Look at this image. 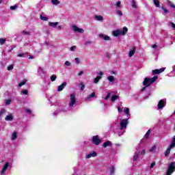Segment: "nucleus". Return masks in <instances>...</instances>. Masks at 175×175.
<instances>
[{
  "label": "nucleus",
  "instance_id": "51",
  "mask_svg": "<svg viewBox=\"0 0 175 175\" xmlns=\"http://www.w3.org/2000/svg\"><path fill=\"white\" fill-rule=\"evenodd\" d=\"M64 65H66V66H70L71 64L69 61H66L65 62Z\"/></svg>",
  "mask_w": 175,
  "mask_h": 175
},
{
  "label": "nucleus",
  "instance_id": "47",
  "mask_svg": "<svg viewBox=\"0 0 175 175\" xmlns=\"http://www.w3.org/2000/svg\"><path fill=\"white\" fill-rule=\"evenodd\" d=\"M121 6V1H118L116 4V8H120Z\"/></svg>",
  "mask_w": 175,
  "mask_h": 175
},
{
  "label": "nucleus",
  "instance_id": "40",
  "mask_svg": "<svg viewBox=\"0 0 175 175\" xmlns=\"http://www.w3.org/2000/svg\"><path fill=\"white\" fill-rule=\"evenodd\" d=\"M79 85H81V91H84V88H85V85L83 82H81L79 83Z\"/></svg>",
  "mask_w": 175,
  "mask_h": 175
},
{
  "label": "nucleus",
  "instance_id": "49",
  "mask_svg": "<svg viewBox=\"0 0 175 175\" xmlns=\"http://www.w3.org/2000/svg\"><path fill=\"white\" fill-rule=\"evenodd\" d=\"M110 92L107 93V96L104 98V99H105V100H107V99L110 98Z\"/></svg>",
  "mask_w": 175,
  "mask_h": 175
},
{
  "label": "nucleus",
  "instance_id": "32",
  "mask_svg": "<svg viewBox=\"0 0 175 175\" xmlns=\"http://www.w3.org/2000/svg\"><path fill=\"white\" fill-rule=\"evenodd\" d=\"M40 20H42V21H49V18L46 17V16H43L42 15H40Z\"/></svg>",
  "mask_w": 175,
  "mask_h": 175
},
{
  "label": "nucleus",
  "instance_id": "54",
  "mask_svg": "<svg viewBox=\"0 0 175 175\" xmlns=\"http://www.w3.org/2000/svg\"><path fill=\"white\" fill-rule=\"evenodd\" d=\"M26 113H29V114H32V111L29 109H25Z\"/></svg>",
  "mask_w": 175,
  "mask_h": 175
},
{
  "label": "nucleus",
  "instance_id": "50",
  "mask_svg": "<svg viewBox=\"0 0 175 175\" xmlns=\"http://www.w3.org/2000/svg\"><path fill=\"white\" fill-rule=\"evenodd\" d=\"M75 61L76 64H80V59L79 57H76L75 59Z\"/></svg>",
  "mask_w": 175,
  "mask_h": 175
},
{
  "label": "nucleus",
  "instance_id": "56",
  "mask_svg": "<svg viewBox=\"0 0 175 175\" xmlns=\"http://www.w3.org/2000/svg\"><path fill=\"white\" fill-rule=\"evenodd\" d=\"M165 68H160L159 70V73H162V72H164L165 71Z\"/></svg>",
  "mask_w": 175,
  "mask_h": 175
},
{
  "label": "nucleus",
  "instance_id": "39",
  "mask_svg": "<svg viewBox=\"0 0 175 175\" xmlns=\"http://www.w3.org/2000/svg\"><path fill=\"white\" fill-rule=\"evenodd\" d=\"M57 80V75H53L51 76V81H55Z\"/></svg>",
  "mask_w": 175,
  "mask_h": 175
},
{
  "label": "nucleus",
  "instance_id": "27",
  "mask_svg": "<svg viewBox=\"0 0 175 175\" xmlns=\"http://www.w3.org/2000/svg\"><path fill=\"white\" fill-rule=\"evenodd\" d=\"M125 133V130H120L118 132V136H122V135H124Z\"/></svg>",
  "mask_w": 175,
  "mask_h": 175
},
{
  "label": "nucleus",
  "instance_id": "28",
  "mask_svg": "<svg viewBox=\"0 0 175 175\" xmlns=\"http://www.w3.org/2000/svg\"><path fill=\"white\" fill-rule=\"evenodd\" d=\"M153 3L156 6V8H159V0H153Z\"/></svg>",
  "mask_w": 175,
  "mask_h": 175
},
{
  "label": "nucleus",
  "instance_id": "23",
  "mask_svg": "<svg viewBox=\"0 0 175 175\" xmlns=\"http://www.w3.org/2000/svg\"><path fill=\"white\" fill-rule=\"evenodd\" d=\"M91 98H95V92H92L91 94H90L87 98L86 100H90V99H91Z\"/></svg>",
  "mask_w": 175,
  "mask_h": 175
},
{
  "label": "nucleus",
  "instance_id": "44",
  "mask_svg": "<svg viewBox=\"0 0 175 175\" xmlns=\"http://www.w3.org/2000/svg\"><path fill=\"white\" fill-rule=\"evenodd\" d=\"M22 33H23V35H27V36L31 35V32H30V31H25V30H23V31H22Z\"/></svg>",
  "mask_w": 175,
  "mask_h": 175
},
{
  "label": "nucleus",
  "instance_id": "29",
  "mask_svg": "<svg viewBox=\"0 0 175 175\" xmlns=\"http://www.w3.org/2000/svg\"><path fill=\"white\" fill-rule=\"evenodd\" d=\"M18 8V5L16 4L14 5H11L10 7V10H16Z\"/></svg>",
  "mask_w": 175,
  "mask_h": 175
},
{
  "label": "nucleus",
  "instance_id": "41",
  "mask_svg": "<svg viewBox=\"0 0 175 175\" xmlns=\"http://www.w3.org/2000/svg\"><path fill=\"white\" fill-rule=\"evenodd\" d=\"M5 42H6V39L0 38V44L1 46H3V44H5Z\"/></svg>",
  "mask_w": 175,
  "mask_h": 175
},
{
  "label": "nucleus",
  "instance_id": "22",
  "mask_svg": "<svg viewBox=\"0 0 175 175\" xmlns=\"http://www.w3.org/2000/svg\"><path fill=\"white\" fill-rule=\"evenodd\" d=\"M137 159H139V153L137 152H135V154L133 156V161H134V162H135V161H137Z\"/></svg>",
  "mask_w": 175,
  "mask_h": 175
},
{
  "label": "nucleus",
  "instance_id": "10",
  "mask_svg": "<svg viewBox=\"0 0 175 175\" xmlns=\"http://www.w3.org/2000/svg\"><path fill=\"white\" fill-rule=\"evenodd\" d=\"M118 31H120V35H126V32H128V27H124L122 29H118Z\"/></svg>",
  "mask_w": 175,
  "mask_h": 175
},
{
  "label": "nucleus",
  "instance_id": "34",
  "mask_svg": "<svg viewBox=\"0 0 175 175\" xmlns=\"http://www.w3.org/2000/svg\"><path fill=\"white\" fill-rule=\"evenodd\" d=\"M157 150V146H153L150 148V152H155V150Z\"/></svg>",
  "mask_w": 175,
  "mask_h": 175
},
{
  "label": "nucleus",
  "instance_id": "21",
  "mask_svg": "<svg viewBox=\"0 0 175 175\" xmlns=\"http://www.w3.org/2000/svg\"><path fill=\"white\" fill-rule=\"evenodd\" d=\"M172 148L170 146L168 147V148L165 152V157H167L170 154V151L172 150Z\"/></svg>",
  "mask_w": 175,
  "mask_h": 175
},
{
  "label": "nucleus",
  "instance_id": "8",
  "mask_svg": "<svg viewBox=\"0 0 175 175\" xmlns=\"http://www.w3.org/2000/svg\"><path fill=\"white\" fill-rule=\"evenodd\" d=\"M10 166L9 163H5V165L3 166V169L1 172V174H5L6 170H8V167Z\"/></svg>",
  "mask_w": 175,
  "mask_h": 175
},
{
  "label": "nucleus",
  "instance_id": "42",
  "mask_svg": "<svg viewBox=\"0 0 175 175\" xmlns=\"http://www.w3.org/2000/svg\"><path fill=\"white\" fill-rule=\"evenodd\" d=\"M27 81L24 80L18 84V87H23V85H25Z\"/></svg>",
  "mask_w": 175,
  "mask_h": 175
},
{
  "label": "nucleus",
  "instance_id": "38",
  "mask_svg": "<svg viewBox=\"0 0 175 175\" xmlns=\"http://www.w3.org/2000/svg\"><path fill=\"white\" fill-rule=\"evenodd\" d=\"M51 2L53 3V5H59V3H60L59 1H58V0H52Z\"/></svg>",
  "mask_w": 175,
  "mask_h": 175
},
{
  "label": "nucleus",
  "instance_id": "45",
  "mask_svg": "<svg viewBox=\"0 0 175 175\" xmlns=\"http://www.w3.org/2000/svg\"><path fill=\"white\" fill-rule=\"evenodd\" d=\"M116 13L118 14V16H122V12H121V10H116Z\"/></svg>",
  "mask_w": 175,
  "mask_h": 175
},
{
  "label": "nucleus",
  "instance_id": "48",
  "mask_svg": "<svg viewBox=\"0 0 175 175\" xmlns=\"http://www.w3.org/2000/svg\"><path fill=\"white\" fill-rule=\"evenodd\" d=\"M5 113H6V110L5 109H1V111H0V117L1 116H3V114H5Z\"/></svg>",
  "mask_w": 175,
  "mask_h": 175
},
{
  "label": "nucleus",
  "instance_id": "35",
  "mask_svg": "<svg viewBox=\"0 0 175 175\" xmlns=\"http://www.w3.org/2000/svg\"><path fill=\"white\" fill-rule=\"evenodd\" d=\"M124 113H126V115L127 117H129L131 115L129 114V108H124Z\"/></svg>",
  "mask_w": 175,
  "mask_h": 175
},
{
  "label": "nucleus",
  "instance_id": "26",
  "mask_svg": "<svg viewBox=\"0 0 175 175\" xmlns=\"http://www.w3.org/2000/svg\"><path fill=\"white\" fill-rule=\"evenodd\" d=\"M118 98H120V96H118L117 95L112 96L111 102H116V100H117V99H118Z\"/></svg>",
  "mask_w": 175,
  "mask_h": 175
},
{
  "label": "nucleus",
  "instance_id": "2",
  "mask_svg": "<svg viewBox=\"0 0 175 175\" xmlns=\"http://www.w3.org/2000/svg\"><path fill=\"white\" fill-rule=\"evenodd\" d=\"M128 124H129L128 119H122L120 122V131H125Z\"/></svg>",
  "mask_w": 175,
  "mask_h": 175
},
{
  "label": "nucleus",
  "instance_id": "13",
  "mask_svg": "<svg viewBox=\"0 0 175 175\" xmlns=\"http://www.w3.org/2000/svg\"><path fill=\"white\" fill-rule=\"evenodd\" d=\"M135 53H136V47H133V49L129 52V57H133Z\"/></svg>",
  "mask_w": 175,
  "mask_h": 175
},
{
  "label": "nucleus",
  "instance_id": "58",
  "mask_svg": "<svg viewBox=\"0 0 175 175\" xmlns=\"http://www.w3.org/2000/svg\"><path fill=\"white\" fill-rule=\"evenodd\" d=\"M154 166H155V161L152 162L151 164H150V169H152V167H154Z\"/></svg>",
  "mask_w": 175,
  "mask_h": 175
},
{
  "label": "nucleus",
  "instance_id": "18",
  "mask_svg": "<svg viewBox=\"0 0 175 175\" xmlns=\"http://www.w3.org/2000/svg\"><path fill=\"white\" fill-rule=\"evenodd\" d=\"M100 79H102V76H97L94 81V84H98L99 83V80H100Z\"/></svg>",
  "mask_w": 175,
  "mask_h": 175
},
{
  "label": "nucleus",
  "instance_id": "3",
  "mask_svg": "<svg viewBox=\"0 0 175 175\" xmlns=\"http://www.w3.org/2000/svg\"><path fill=\"white\" fill-rule=\"evenodd\" d=\"M175 170V165L174 162L170 163L168 165V168L166 172V174L167 175H172V174L174 172Z\"/></svg>",
  "mask_w": 175,
  "mask_h": 175
},
{
  "label": "nucleus",
  "instance_id": "9",
  "mask_svg": "<svg viewBox=\"0 0 175 175\" xmlns=\"http://www.w3.org/2000/svg\"><path fill=\"white\" fill-rule=\"evenodd\" d=\"M98 155V153H96L95 151L89 153L88 155H86L85 158L86 159H90V158H94Z\"/></svg>",
  "mask_w": 175,
  "mask_h": 175
},
{
  "label": "nucleus",
  "instance_id": "61",
  "mask_svg": "<svg viewBox=\"0 0 175 175\" xmlns=\"http://www.w3.org/2000/svg\"><path fill=\"white\" fill-rule=\"evenodd\" d=\"M163 12L165 14H167V13H169V10H167V9H163Z\"/></svg>",
  "mask_w": 175,
  "mask_h": 175
},
{
  "label": "nucleus",
  "instance_id": "46",
  "mask_svg": "<svg viewBox=\"0 0 175 175\" xmlns=\"http://www.w3.org/2000/svg\"><path fill=\"white\" fill-rule=\"evenodd\" d=\"M85 46H88L89 44H92V41L91 40H88L86 41V42L85 43Z\"/></svg>",
  "mask_w": 175,
  "mask_h": 175
},
{
  "label": "nucleus",
  "instance_id": "33",
  "mask_svg": "<svg viewBox=\"0 0 175 175\" xmlns=\"http://www.w3.org/2000/svg\"><path fill=\"white\" fill-rule=\"evenodd\" d=\"M17 139V133L14 132L12 133V139L16 140Z\"/></svg>",
  "mask_w": 175,
  "mask_h": 175
},
{
  "label": "nucleus",
  "instance_id": "43",
  "mask_svg": "<svg viewBox=\"0 0 175 175\" xmlns=\"http://www.w3.org/2000/svg\"><path fill=\"white\" fill-rule=\"evenodd\" d=\"M152 75H159V70L158 69H156V70H153L152 71Z\"/></svg>",
  "mask_w": 175,
  "mask_h": 175
},
{
  "label": "nucleus",
  "instance_id": "14",
  "mask_svg": "<svg viewBox=\"0 0 175 175\" xmlns=\"http://www.w3.org/2000/svg\"><path fill=\"white\" fill-rule=\"evenodd\" d=\"M103 146L104 147V148H106L107 147H111V142L107 141L104 142Z\"/></svg>",
  "mask_w": 175,
  "mask_h": 175
},
{
  "label": "nucleus",
  "instance_id": "5",
  "mask_svg": "<svg viewBox=\"0 0 175 175\" xmlns=\"http://www.w3.org/2000/svg\"><path fill=\"white\" fill-rule=\"evenodd\" d=\"M70 103L69 107H75V105H76V95L75 94H70Z\"/></svg>",
  "mask_w": 175,
  "mask_h": 175
},
{
  "label": "nucleus",
  "instance_id": "64",
  "mask_svg": "<svg viewBox=\"0 0 175 175\" xmlns=\"http://www.w3.org/2000/svg\"><path fill=\"white\" fill-rule=\"evenodd\" d=\"M170 7L172 8L173 9H175V5L170 3Z\"/></svg>",
  "mask_w": 175,
  "mask_h": 175
},
{
  "label": "nucleus",
  "instance_id": "62",
  "mask_svg": "<svg viewBox=\"0 0 175 175\" xmlns=\"http://www.w3.org/2000/svg\"><path fill=\"white\" fill-rule=\"evenodd\" d=\"M18 57H25V53H21V54H18Z\"/></svg>",
  "mask_w": 175,
  "mask_h": 175
},
{
  "label": "nucleus",
  "instance_id": "57",
  "mask_svg": "<svg viewBox=\"0 0 175 175\" xmlns=\"http://www.w3.org/2000/svg\"><path fill=\"white\" fill-rule=\"evenodd\" d=\"M70 50L71 51H75V50H76V46H71L70 49Z\"/></svg>",
  "mask_w": 175,
  "mask_h": 175
},
{
  "label": "nucleus",
  "instance_id": "31",
  "mask_svg": "<svg viewBox=\"0 0 175 175\" xmlns=\"http://www.w3.org/2000/svg\"><path fill=\"white\" fill-rule=\"evenodd\" d=\"M151 133V131L148 130L144 135L145 139H148L150 137V134Z\"/></svg>",
  "mask_w": 175,
  "mask_h": 175
},
{
  "label": "nucleus",
  "instance_id": "25",
  "mask_svg": "<svg viewBox=\"0 0 175 175\" xmlns=\"http://www.w3.org/2000/svg\"><path fill=\"white\" fill-rule=\"evenodd\" d=\"M171 148H174L175 147V136L173 137L172 144L170 145Z\"/></svg>",
  "mask_w": 175,
  "mask_h": 175
},
{
  "label": "nucleus",
  "instance_id": "12",
  "mask_svg": "<svg viewBox=\"0 0 175 175\" xmlns=\"http://www.w3.org/2000/svg\"><path fill=\"white\" fill-rule=\"evenodd\" d=\"M99 38H100L101 39H103V40H110V37H109V36H106L103 33H100L98 35Z\"/></svg>",
  "mask_w": 175,
  "mask_h": 175
},
{
  "label": "nucleus",
  "instance_id": "53",
  "mask_svg": "<svg viewBox=\"0 0 175 175\" xmlns=\"http://www.w3.org/2000/svg\"><path fill=\"white\" fill-rule=\"evenodd\" d=\"M22 94L23 95H28V90H22Z\"/></svg>",
  "mask_w": 175,
  "mask_h": 175
},
{
  "label": "nucleus",
  "instance_id": "55",
  "mask_svg": "<svg viewBox=\"0 0 175 175\" xmlns=\"http://www.w3.org/2000/svg\"><path fill=\"white\" fill-rule=\"evenodd\" d=\"M8 70H13V65H10L8 67Z\"/></svg>",
  "mask_w": 175,
  "mask_h": 175
},
{
  "label": "nucleus",
  "instance_id": "24",
  "mask_svg": "<svg viewBox=\"0 0 175 175\" xmlns=\"http://www.w3.org/2000/svg\"><path fill=\"white\" fill-rule=\"evenodd\" d=\"M109 170H110V174H114L115 172H116V168L114 167V166H111L110 168H109Z\"/></svg>",
  "mask_w": 175,
  "mask_h": 175
},
{
  "label": "nucleus",
  "instance_id": "63",
  "mask_svg": "<svg viewBox=\"0 0 175 175\" xmlns=\"http://www.w3.org/2000/svg\"><path fill=\"white\" fill-rule=\"evenodd\" d=\"M170 24L172 25V28H175V24L173 22H170Z\"/></svg>",
  "mask_w": 175,
  "mask_h": 175
},
{
  "label": "nucleus",
  "instance_id": "20",
  "mask_svg": "<svg viewBox=\"0 0 175 175\" xmlns=\"http://www.w3.org/2000/svg\"><path fill=\"white\" fill-rule=\"evenodd\" d=\"M14 117L12 115H8L5 118V121H13Z\"/></svg>",
  "mask_w": 175,
  "mask_h": 175
},
{
  "label": "nucleus",
  "instance_id": "11",
  "mask_svg": "<svg viewBox=\"0 0 175 175\" xmlns=\"http://www.w3.org/2000/svg\"><path fill=\"white\" fill-rule=\"evenodd\" d=\"M67 84L68 83L64 82L62 85H60L57 87V91H58V92H60V91H62V90H64L65 87H66Z\"/></svg>",
  "mask_w": 175,
  "mask_h": 175
},
{
  "label": "nucleus",
  "instance_id": "30",
  "mask_svg": "<svg viewBox=\"0 0 175 175\" xmlns=\"http://www.w3.org/2000/svg\"><path fill=\"white\" fill-rule=\"evenodd\" d=\"M10 103H12V99L5 100V106H9V105H10Z\"/></svg>",
  "mask_w": 175,
  "mask_h": 175
},
{
  "label": "nucleus",
  "instance_id": "37",
  "mask_svg": "<svg viewBox=\"0 0 175 175\" xmlns=\"http://www.w3.org/2000/svg\"><path fill=\"white\" fill-rule=\"evenodd\" d=\"M132 8L133 9H137V6L136 5V2H135V0H133L131 2Z\"/></svg>",
  "mask_w": 175,
  "mask_h": 175
},
{
  "label": "nucleus",
  "instance_id": "15",
  "mask_svg": "<svg viewBox=\"0 0 175 175\" xmlns=\"http://www.w3.org/2000/svg\"><path fill=\"white\" fill-rule=\"evenodd\" d=\"M58 24H59V23L58 22H49V27H51L52 28H55V27H57V25H58Z\"/></svg>",
  "mask_w": 175,
  "mask_h": 175
},
{
  "label": "nucleus",
  "instance_id": "19",
  "mask_svg": "<svg viewBox=\"0 0 175 175\" xmlns=\"http://www.w3.org/2000/svg\"><path fill=\"white\" fill-rule=\"evenodd\" d=\"M112 34H113V36H115V37L120 36V35H121V34H120V30H118V29H117V30H116V31H113L112 32Z\"/></svg>",
  "mask_w": 175,
  "mask_h": 175
},
{
  "label": "nucleus",
  "instance_id": "60",
  "mask_svg": "<svg viewBox=\"0 0 175 175\" xmlns=\"http://www.w3.org/2000/svg\"><path fill=\"white\" fill-rule=\"evenodd\" d=\"M59 111L58 110H56L54 113H53V116H58V113H59Z\"/></svg>",
  "mask_w": 175,
  "mask_h": 175
},
{
  "label": "nucleus",
  "instance_id": "6",
  "mask_svg": "<svg viewBox=\"0 0 175 175\" xmlns=\"http://www.w3.org/2000/svg\"><path fill=\"white\" fill-rule=\"evenodd\" d=\"M164 106H166V99L161 100L157 105V107L159 109H163Z\"/></svg>",
  "mask_w": 175,
  "mask_h": 175
},
{
  "label": "nucleus",
  "instance_id": "17",
  "mask_svg": "<svg viewBox=\"0 0 175 175\" xmlns=\"http://www.w3.org/2000/svg\"><path fill=\"white\" fill-rule=\"evenodd\" d=\"M107 80H109L110 83H114V81H116V78L114 76L111 75L107 77Z\"/></svg>",
  "mask_w": 175,
  "mask_h": 175
},
{
  "label": "nucleus",
  "instance_id": "16",
  "mask_svg": "<svg viewBox=\"0 0 175 175\" xmlns=\"http://www.w3.org/2000/svg\"><path fill=\"white\" fill-rule=\"evenodd\" d=\"M94 18L97 21H103V16H102L100 15H95Z\"/></svg>",
  "mask_w": 175,
  "mask_h": 175
},
{
  "label": "nucleus",
  "instance_id": "59",
  "mask_svg": "<svg viewBox=\"0 0 175 175\" xmlns=\"http://www.w3.org/2000/svg\"><path fill=\"white\" fill-rule=\"evenodd\" d=\"M118 113H122V108H121V107H118Z\"/></svg>",
  "mask_w": 175,
  "mask_h": 175
},
{
  "label": "nucleus",
  "instance_id": "36",
  "mask_svg": "<svg viewBox=\"0 0 175 175\" xmlns=\"http://www.w3.org/2000/svg\"><path fill=\"white\" fill-rule=\"evenodd\" d=\"M38 72L40 75L44 74V71H43V68H42V67L38 68Z\"/></svg>",
  "mask_w": 175,
  "mask_h": 175
},
{
  "label": "nucleus",
  "instance_id": "7",
  "mask_svg": "<svg viewBox=\"0 0 175 175\" xmlns=\"http://www.w3.org/2000/svg\"><path fill=\"white\" fill-rule=\"evenodd\" d=\"M72 28L75 32H79V33H84V29H80L76 25H72Z\"/></svg>",
  "mask_w": 175,
  "mask_h": 175
},
{
  "label": "nucleus",
  "instance_id": "4",
  "mask_svg": "<svg viewBox=\"0 0 175 175\" xmlns=\"http://www.w3.org/2000/svg\"><path fill=\"white\" fill-rule=\"evenodd\" d=\"M92 142L93 144H94V146H99V144L102 143V140L99 139V136L94 135L92 137Z\"/></svg>",
  "mask_w": 175,
  "mask_h": 175
},
{
  "label": "nucleus",
  "instance_id": "52",
  "mask_svg": "<svg viewBox=\"0 0 175 175\" xmlns=\"http://www.w3.org/2000/svg\"><path fill=\"white\" fill-rule=\"evenodd\" d=\"M58 111H59V113H66V110L64 109H60Z\"/></svg>",
  "mask_w": 175,
  "mask_h": 175
},
{
  "label": "nucleus",
  "instance_id": "1",
  "mask_svg": "<svg viewBox=\"0 0 175 175\" xmlns=\"http://www.w3.org/2000/svg\"><path fill=\"white\" fill-rule=\"evenodd\" d=\"M157 79H158V76H154L151 79L148 77L145 78L144 81H143V85H144V87L141 90V92L147 91V88H148L151 84L155 83V81H157Z\"/></svg>",
  "mask_w": 175,
  "mask_h": 175
}]
</instances>
